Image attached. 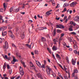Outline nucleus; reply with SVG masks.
Segmentation results:
<instances>
[{"label": "nucleus", "instance_id": "1", "mask_svg": "<svg viewBox=\"0 0 79 79\" xmlns=\"http://www.w3.org/2000/svg\"><path fill=\"white\" fill-rule=\"evenodd\" d=\"M46 68H47L46 69V72L47 73V75L48 76H50V72H52V73L53 72L52 71V69L50 68L47 65Z\"/></svg>", "mask_w": 79, "mask_h": 79}, {"label": "nucleus", "instance_id": "2", "mask_svg": "<svg viewBox=\"0 0 79 79\" xmlns=\"http://www.w3.org/2000/svg\"><path fill=\"white\" fill-rule=\"evenodd\" d=\"M9 34H10V37L12 39H15V35L13 34V33L10 30L8 31Z\"/></svg>", "mask_w": 79, "mask_h": 79}, {"label": "nucleus", "instance_id": "3", "mask_svg": "<svg viewBox=\"0 0 79 79\" xmlns=\"http://www.w3.org/2000/svg\"><path fill=\"white\" fill-rule=\"evenodd\" d=\"M77 2H74L70 4V6H75L76 5H77Z\"/></svg>", "mask_w": 79, "mask_h": 79}, {"label": "nucleus", "instance_id": "4", "mask_svg": "<svg viewBox=\"0 0 79 79\" xmlns=\"http://www.w3.org/2000/svg\"><path fill=\"white\" fill-rule=\"evenodd\" d=\"M78 73V70L77 69H74L73 71V73L72 74V77H74L75 75V73Z\"/></svg>", "mask_w": 79, "mask_h": 79}, {"label": "nucleus", "instance_id": "5", "mask_svg": "<svg viewBox=\"0 0 79 79\" xmlns=\"http://www.w3.org/2000/svg\"><path fill=\"white\" fill-rule=\"evenodd\" d=\"M64 35V33H62L61 34V36L60 37L59 40V45H60V42H61V38L62 37H63Z\"/></svg>", "mask_w": 79, "mask_h": 79}, {"label": "nucleus", "instance_id": "6", "mask_svg": "<svg viewBox=\"0 0 79 79\" xmlns=\"http://www.w3.org/2000/svg\"><path fill=\"white\" fill-rule=\"evenodd\" d=\"M30 66L31 68H33L34 71H37V70H36V68L35 67V66L34 65V64H32V63H31L30 64Z\"/></svg>", "mask_w": 79, "mask_h": 79}, {"label": "nucleus", "instance_id": "7", "mask_svg": "<svg viewBox=\"0 0 79 79\" xmlns=\"http://www.w3.org/2000/svg\"><path fill=\"white\" fill-rule=\"evenodd\" d=\"M73 26L71 25L69 26V31H73Z\"/></svg>", "mask_w": 79, "mask_h": 79}, {"label": "nucleus", "instance_id": "8", "mask_svg": "<svg viewBox=\"0 0 79 79\" xmlns=\"http://www.w3.org/2000/svg\"><path fill=\"white\" fill-rule=\"evenodd\" d=\"M76 63V60H74V59H72V63L73 65H75Z\"/></svg>", "mask_w": 79, "mask_h": 79}, {"label": "nucleus", "instance_id": "9", "mask_svg": "<svg viewBox=\"0 0 79 79\" xmlns=\"http://www.w3.org/2000/svg\"><path fill=\"white\" fill-rule=\"evenodd\" d=\"M37 76L38 77V78H40L41 79H44L42 77V75L40 73L37 74Z\"/></svg>", "mask_w": 79, "mask_h": 79}, {"label": "nucleus", "instance_id": "10", "mask_svg": "<svg viewBox=\"0 0 79 79\" xmlns=\"http://www.w3.org/2000/svg\"><path fill=\"white\" fill-rule=\"evenodd\" d=\"M6 29V27H1L0 29L1 31H3L4 30Z\"/></svg>", "mask_w": 79, "mask_h": 79}, {"label": "nucleus", "instance_id": "11", "mask_svg": "<svg viewBox=\"0 0 79 79\" xmlns=\"http://www.w3.org/2000/svg\"><path fill=\"white\" fill-rule=\"evenodd\" d=\"M74 20L75 21H79V17H76L74 18Z\"/></svg>", "mask_w": 79, "mask_h": 79}, {"label": "nucleus", "instance_id": "12", "mask_svg": "<svg viewBox=\"0 0 79 79\" xmlns=\"http://www.w3.org/2000/svg\"><path fill=\"white\" fill-rule=\"evenodd\" d=\"M68 6H69V4H68V3H67V2H65L63 5V7H64V8H65V7Z\"/></svg>", "mask_w": 79, "mask_h": 79}, {"label": "nucleus", "instance_id": "13", "mask_svg": "<svg viewBox=\"0 0 79 79\" xmlns=\"http://www.w3.org/2000/svg\"><path fill=\"white\" fill-rule=\"evenodd\" d=\"M44 29H47V27H40L39 28V30H44Z\"/></svg>", "mask_w": 79, "mask_h": 79}, {"label": "nucleus", "instance_id": "14", "mask_svg": "<svg viewBox=\"0 0 79 79\" xmlns=\"http://www.w3.org/2000/svg\"><path fill=\"white\" fill-rule=\"evenodd\" d=\"M12 57L13 58V60L12 61H14V62H16V61H18L17 60H16V59H15V56H12Z\"/></svg>", "mask_w": 79, "mask_h": 79}, {"label": "nucleus", "instance_id": "15", "mask_svg": "<svg viewBox=\"0 0 79 79\" xmlns=\"http://www.w3.org/2000/svg\"><path fill=\"white\" fill-rule=\"evenodd\" d=\"M56 56L57 58H58V59H59V60H61V57H60V56L58 54H56Z\"/></svg>", "mask_w": 79, "mask_h": 79}, {"label": "nucleus", "instance_id": "16", "mask_svg": "<svg viewBox=\"0 0 79 79\" xmlns=\"http://www.w3.org/2000/svg\"><path fill=\"white\" fill-rule=\"evenodd\" d=\"M6 35V32H2V36H5V35Z\"/></svg>", "mask_w": 79, "mask_h": 79}, {"label": "nucleus", "instance_id": "17", "mask_svg": "<svg viewBox=\"0 0 79 79\" xmlns=\"http://www.w3.org/2000/svg\"><path fill=\"white\" fill-rule=\"evenodd\" d=\"M53 36H55V35L56 34V29H54V31H53Z\"/></svg>", "mask_w": 79, "mask_h": 79}, {"label": "nucleus", "instance_id": "18", "mask_svg": "<svg viewBox=\"0 0 79 79\" xmlns=\"http://www.w3.org/2000/svg\"><path fill=\"white\" fill-rule=\"evenodd\" d=\"M19 10V9H14V12H18Z\"/></svg>", "mask_w": 79, "mask_h": 79}, {"label": "nucleus", "instance_id": "19", "mask_svg": "<svg viewBox=\"0 0 79 79\" xmlns=\"http://www.w3.org/2000/svg\"><path fill=\"white\" fill-rule=\"evenodd\" d=\"M21 63H22V64H23L24 67V68H25V67H26V65H25V63L24 62H23L22 60H21Z\"/></svg>", "mask_w": 79, "mask_h": 79}, {"label": "nucleus", "instance_id": "20", "mask_svg": "<svg viewBox=\"0 0 79 79\" xmlns=\"http://www.w3.org/2000/svg\"><path fill=\"white\" fill-rule=\"evenodd\" d=\"M73 44H74V45H77V42L75 41V40H74L73 41Z\"/></svg>", "mask_w": 79, "mask_h": 79}, {"label": "nucleus", "instance_id": "21", "mask_svg": "<svg viewBox=\"0 0 79 79\" xmlns=\"http://www.w3.org/2000/svg\"><path fill=\"white\" fill-rule=\"evenodd\" d=\"M36 63L37 64L38 66H41V64H40V63L38 61H36Z\"/></svg>", "mask_w": 79, "mask_h": 79}, {"label": "nucleus", "instance_id": "22", "mask_svg": "<svg viewBox=\"0 0 79 79\" xmlns=\"http://www.w3.org/2000/svg\"><path fill=\"white\" fill-rule=\"evenodd\" d=\"M8 47L4 46V50L6 52V49H8Z\"/></svg>", "mask_w": 79, "mask_h": 79}, {"label": "nucleus", "instance_id": "23", "mask_svg": "<svg viewBox=\"0 0 79 79\" xmlns=\"http://www.w3.org/2000/svg\"><path fill=\"white\" fill-rule=\"evenodd\" d=\"M41 39L42 42H45L46 40L45 38L44 37H42Z\"/></svg>", "mask_w": 79, "mask_h": 79}, {"label": "nucleus", "instance_id": "24", "mask_svg": "<svg viewBox=\"0 0 79 79\" xmlns=\"http://www.w3.org/2000/svg\"><path fill=\"white\" fill-rule=\"evenodd\" d=\"M59 26H60V29H61V28H62V29H64V26L63 25H62L59 24Z\"/></svg>", "mask_w": 79, "mask_h": 79}, {"label": "nucleus", "instance_id": "25", "mask_svg": "<svg viewBox=\"0 0 79 79\" xmlns=\"http://www.w3.org/2000/svg\"><path fill=\"white\" fill-rule=\"evenodd\" d=\"M51 14V13L49 12L48 11L46 13L45 16H47V15H48V16H49V15H50Z\"/></svg>", "mask_w": 79, "mask_h": 79}, {"label": "nucleus", "instance_id": "26", "mask_svg": "<svg viewBox=\"0 0 79 79\" xmlns=\"http://www.w3.org/2000/svg\"><path fill=\"white\" fill-rule=\"evenodd\" d=\"M5 46H6L7 47H8V43L7 41H6L5 43Z\"/></svg>", "mask_w": 79, "mask_h": 79}, {"label": "nucleus", "instance_id": "27", "mask_svg": "<svg viewBox=\"0 0 79 79\" xmlns=\"http://www.w3.org/2000/svg\"><path fill=\"white\" fill-rule=\"evenodd\" d=\"M3 76H4V79H9L8 77H6V74H4L3 75Z\"/></svg>", "mask_w": 79, "mask_h": 79}, {"label": "nucleus", "instance_id": "28", "mask_svg": "<svg viewBox=\"0 0 79 79\" xmlns=\"http://www.w3.org/2000/svg\"><path fill=\"white\" fill-rule=\"evenodd\" d=\"M52 49L53 50H55V51H56L57 50L55 46H53L52 47Z\"/></svg>", "mask_w": 79, "mask_h": 79}, {"label": "nucleus", "instance_id": "29", "mask_svg": "<svg viewBox=\"0 0 79 79\" xmlns=\"http://www.w3.org/2000/svg\"><path fill=\"white\" fill-rule=\"evenodd\" d=\"M6 63H4V65L3 66V69H5V68H6Z\"/></svg>", "mask_w": 79, "mask_h": 79}, {"label": "nucleus", "instance_id": "30", "mask_svg": "<svg viewBox=\"0 0 79 79\" xmlns=\"http://www.w3.org/2000/svg\"><path fill=\"white\" fill-rule=\"evenodd\" d=\"M73 48H74V49H76V50H77V45H74L73 46Z\"/></svg>", "mask_w": 79, "mask_h": 79}, {"label": "nucleus", "instance_id": "31", "mask_svg": "<svg viewBox=\"0 0 79 79\" xmlns=\"http://www.w3.org/2000/svg\"><path fill=\"white\" fill-rule=\"evenodd\" d=\"M9 73L10 74H11L12 73V69H10L9 70Z\"/></svg>", "mask_w": 79, "mask_h": 79}, {"label": "nucleus", "instance_id": "32", "mask_svg": "<svg viewBox=\"0 0 79 79\" xmlns=\"http://www.w3.org/2000/svg\"><path fill=\"white\" fill-rule=\"evenodd\" d=\"M70 34L72 35H76V33L74 32H71L70 33Z\"/></svg>", "mask_w": 79, "mask_h": 79}, {"label": "nucleus", "instance_id": "33", "mask_svg": "<svg viewBox=\"0 0 79 79\" xmlns=\"http://www.w3.org/2000/svg\"><path fill=\"white\" fill-rule=\"evenodd\" d=\"M21 37L22 39H24V33H23L21 35Z\"/></svg>", "mask_w": 79, "mask_h": 79}, {"label": "nucleus", "instance_id": "34", "mask_svg": "<svg viewBox=\"0 0 79 79\" xmlns=\"http://www.w3.org/2000/svg\"><path fill=\"white\" fill-rule=\"evenodd\" d=\"M41 66L42 68H44V69H45V65H44V64H42V65H40Z\"/></svg>", "mask_w": 79, "mask_h": 79}, {"label": "nucleus", "instance_id": "35", "mask_svg": "<svg viewBox=\"0 0 79 79\" xmlns=\"http://www.w3.org/2000/svg\"><path fill=\"white\" fill-rule=\"evenodd\" d=\"M68 40L70 42H71L73 41V39H72V38H68Z\"/></svg>", "mask_w": 79, "mask_h": 79}, {"label": "nucleus", "instance_id": "36", "mask_svg": "<svg viewBox=\"0 0 79 79\" xmlns=\"http://www.w3.org/2000/svg\"><path fill=\"white\" fill-rule=\"evenodd\" d=\"M57 32L58 33H60V32H61V30L59 29H57Z\"/></svg>", "mask_w": 79, "mask_h": 79}, {"label": "nucleus", "instance_id": "37", "mask_svg": "<svg viewBox=\"0 0 79 79\" xmlns=\"http://www.w3.org/2000/svg\"><path fill=\"white\" fill-rule=\"evenodd\" d=\"M26 46H27L28 47H30V48L31 49V45H29V44H26Z\"/></svg>", "mask_w": 79, "mask_h": 79}, {"label": "nucleus", "instance_id": "38", "mask_svg": "<svg viewBox=\"0 0 79 79\" xmlns=\"http://www.w3.org/2000/svg\"><path fill=\"white\" fill-rule=\"evenodd\" d=\"M20 74L22 76H23V75H24V72L23 71V72H21L20 73Z\"/></svg>", "mask_w": 79, "mask_h": 79}, {"label": "nucleus", "instance_id": "39", "mask_svg": "<svg viewBox=\"0 0 79 79\" xmlns=\"http://www.w3.org/2000/svg\"><path fill=\"white\" fill-rule=\"evenodd\" d=\"M32 22H33L31 20H30L28 21V23L29 24H31V23H32Z\"/></svg>", "mask_w": 79, "mask_h": 79}, {"label": "nucleus", "instance_id": "40", "mask_svg": "<svg viewBox=\"0 0 79 79\" xmlns=\"http://www.w3.org/2000/svg\"><path fill=\"white\" fill-rule=\"evenodd\" d=\"M13 10V7H11L10 9V12H11Z\"/></svg>", "mask_w": 79, "mask_h": 79}, {"label": "nucleus", "instance_id": "41", "mask_svg": "<svg viewBox=\"0 0 79 79\" xmlns=\"http://www.w3.org/2000/svg\"><path fill=\"white\" fill-rule=\"evenodd\" d=\"M74 52L75 54H77V53H78V52L76 50L74 51Z\"/></svg>", "mask_w": 79, "mask_h": 79}, {"label": "nucleus", "instance_id": "42", "mask_svg": "<svg viewBox=\"0 0 79 79\" xmlns=\"http://www.w3.org/2000/svg\"><path fill=\"white\" fill-rule=\"evenodd\" d=\"M74 79H79V78H78L77 76H75Z\"/></svg>", "mask_w": 79, "mask_h": 79}, {"label": "nucleus", "instance_id": "43", "mask_svg": "<svg viewBox=\"0 0 79 79\" xmlns=\"http://www.w3.org/2000/svg\"><path fill=\"white\" fill-rule=\"evenodd\" d=\"M44 65H46L47 64V61L45 60H44Z\"/></svg>", "mask_w": 79, "mask_h": 79}, {"label": "nucleus", "instance_id": "44", "mask_svg": "<svg viewBox=\"0 0 79 79\" xmlns=\"http://www.w3.org/2000/svg\"><path fill=\"white\" fill-rule=\"evenodd\" d=\"M56 28H61V27H60V25H56Z\"/></svg>", "mask_w": 79, "mask_h": 79}, {"label": "nucleus", "instance_id": "45", "mask_svg": "<svg viewBox=\"0 0 79 79\" xmlns=\"http://www.w3.org/2000/svg\"><path fill=\"white\" fill-rule=\"evenodd\" d=\"M53 41L54 44H56V39H54Z\"/></svg>", "mask_w": 79, "mask_h": 79}, {"label": "nucleus", "instance_id": "46", "mask_svg": "<svg viewBox=\"0 0 79 79\" xmlns=\"http://www.w3.org/2000/svg\"><path fill=\"white\" fill-rule=\"evenodd\" d=\"M8 27L9 29H11L12 28L11 27V26H10V25H8Z\"/></svg>", "mask_w": 79, "mask_h": 79}, {"label": "nucleus", "instance_id": "47", "mask_svg": "<svg viewBox=\"0 0 79 79\" xmlns=\"http://www.w3.org/2000/svg\"><path fill=\"white\" fill-rule=\"evenodd\" d=\"M19 70H20V72H23V68L19 69Z\"/></svg>", "mask_w": 79, "mask_h": 79}, {"label": "nucleus", "instance_id": "48", "mask_svg": "<svg viewBox=\"0 0 79 79\" xmlns=\"http://www.w3.org/2000/svg\"><path fill=\"white\" fill-rule=\"evenodd\" d=\"M12 46L13 47H14V48H16V46L14 44H12Z\"/></svg>", "mask_w": 79, "mask_h": 79}, {"label": "nucleus", "instance_id": "49", "mask_svg": "<svg viewBox=\"0 0 79 79\" xmlns=\"http://www.w3.org/2000/svg\"><path fill=\"white\" fill-rule=\"evenodd\" d=\"M4 59H5V58L6 59L8 58V56L7 55H5V56H4Z\"/></svg>", "mask_w": 79, "mask_h": 79}, {"label": "nucleus", "instance_id": "50", "mask_svg": "<svg viewBox=\"0 0 79 79\" xmlns=\"http://www.w3.org/2000/svg\"><path fill=\"white\" fill-rule=\"evenodd\" d=\"M35 54H38V51L35 50Z\"/></svg>", "mask_w": 79, "mask_h": 79}, {"label": "nucleus", "instance_id": "51", "mask_svg": "<svg viewBox=\"0 0 79 79\" xmlns=\"http://www.w3.org/2000/svg\"><path fill=\"white\" fill-rule=\"evenodd\" d=\"M59 66L61 68H62V69H64L63 68V67H62V66H61V65L59 64Z\"/></svg>", "mask_w": 79, "mask_h": 79}, {"label": "nucleus", "instance_id": "52", "mask_svg": "<svg viewBox=\"0 0 79 79\" xmlns=\"http://www.w3.org/2000/svg\"><path fill=\"white\" fill-rule=\"evenodd\" d=\"M3 41V40L1 38H0V43H2Z\"/></svg>", "mask_w": 79, "mask_h": 79}, {"label": "nucleus", "instance_id": "53", "mask_svg": "<svg viewBox=\"0 0 79 79\" xmlns=\"http://www.w3.org/2000/svg\"><path fill=\"white\" fill-rule=\"evenodd\" d=\"M66 18H67V16H64V19L63 20V21H64V20H65L66 19Z\"/></svg>", "mask_w": 79, "mask_h": 79}, {"label": "nucleus", "instance_id": "54", "mask_svg": "<svg viewBox=\"0 0 79 79\" xmlns=\"http://www.w3.org/2000/svg\"><path fill=\"white\" fill-rule=\"evenodd\" d=\"M64 77L65 79H68V77L67 76H64Z\"/></svg>", "mask_w": 79, "mask_h": 79}, {"label": "nucleus", "instance_id": "55", "mask_svg": "<svg viewBox=\"0 0 79 79\" xmlns=\"http://www.w3.org/2000/svg\"><path fill=\"white\" fill-rule=\"evenodd\" d=\"M7 60H11V57H7Z\"/></svg>", "mask_w": 79, "mask_h": 79}, {"label": "nucleus", "instance_id": "56", "mask_svg": "<svg viewBox=\"0 0 79 79\" xmlns=\"http://www.w3.org/2000/svg\"><path fill=\"white\" fill-rule=\"evenodd\" d=\"M3 9H0V12H3Z\"/></svg>", "mask_w": 79, "mask_h": 79}, {"label": "nucleus", "instance_id": "57", "mask_svg": "<svg viewBox=\"0 0 79 79\" xmlns=\"http://www.w3.org/2000/svg\"><path fill=\"white\" fill-rule=\"evenodd\" d=\"M7 69H10V65H9L7 64Z\"/></svg>", "mask_w": 79, "mask_h": 79}, {"label": "nucleus", "instance_id": "58", "mask_svg": "<svg viewBox=\"0 0 79 79\" xmlns=\"http://www.w3.org/2000/svg\"><path fill=\"white\" fill-rule=\"evenodd\" d=\"M2 18V16L1 15H0V20H1L2 19H3Z\"/></svg>", "mask_w": 79, "mask_h": 79}, {"label": "nucleus", "instance_id": "59", "mask_svg": "<svg viewBox=\"0 0 79 79\" xmlns=\"http://www.w3.org/2000/svg\"><path fill=\"white\" fill-rule=\"evenodd\" d=\"M3 6L4 8H5V7H6V6L5 5V3H4L3 4Z\"/></svg>", "mask_w": 79, "mask_h": 79}, {"label": "nucleus", "instance_id": "60", "mask_svg": "<svg viewBox=\"0 0 79 79\" xmlns=\"http://www.w3.org/2000/svg\"><path fill=\"white\" fill-rule=\"evenodd\" d=\"M34 2H40V0H33Z\"/></svg>", "mask_w": 79, "mask_h": 79}, {"label": "nucleus", "instance_id": "61", "mask_svg": "<svg viewBox=\"0 0 79 79\" xmlns=\"http://www.w3.org/2000/svg\"><path fill=\"white\" fill-rule=\"evenodd\" d=\"M25 6V4H23V6L22 7V8L23 9H24V6Z\"/></svg>", "mask_w": 79, "mask_h": 79}, {"label": "nucleus", "instance_id": "62", "mask_svg": "<svg viewBox=\"0 0 79 79\" xmlns=\"http://www.w3.org/2000/svg\"><path fill=\"white\" fill-rule=\"evenodd\" d=\"M59 76L62 79H64V78H63V77H62V76L61 75H59Z\"/></svg>", "mask_w": 79, "mask_h": 79}, {"label": "nucleus", "instance_id": "63", "mask_svg": "<svg viewBox=\"0 0 79 79\" xmlns=\"http://www.w3.org/2000/svg\"><path fill=\"white\" fill-rule=\"evenodd\" d=\"M47 37H49L50 38V35L48 34H47Z\"/></svg>", "mask_w": 79, "mask_h": 79}, {"label": "nucleus", "instance_id": "64", "mask_svg": "<svg viewBox=\"0 0 79 79\" xmlns=\"http://www.w3.org/2000/svg\"><path fill=\"white\" fill-rule=\"evenodd\" d=\"M18 31V28L17 27L16 28V32Z\"/></svg>", "mask_w": 79, "mask_h": 79}]
</instances>
